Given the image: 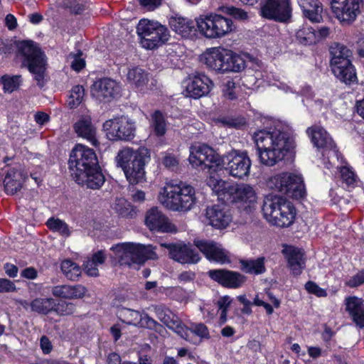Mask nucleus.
<instances>
[{
  "instance_id": "nucleus-60",
  "label": "nucleus",
  "mask_w": 364,
  "mask_h": 364,
  "mask_svg": "<svg viewBox=\"0 0 364 364\" xmlns=\"http://www.w3.org/2000/svg\"><path fill=\"white\" fill-rule=\"evenodd\" d=\"M40 346L43 354H49L53 350L51 341L46 336H43L40 340Z\"/></svg>"
},
{
  "instance_id": "nucleus-63",
  "label": "nucleus",
  "mask_w": 364,
  "mask_h": 364,
  "mask_svg": "<svg viewBox=\"0 0 364 364\" xmlns=\"http://www.w3.org/2000/svg\"><path fill=\"white\" fill-rule=\"evenodd\" d=\"M4 269L7 276L11 278L17 277L18 272V268L16 265L10 262H6L4 264Z\"/></svg>"
},
{
  "instance_id": "nucleus-8",
  "label": "nucleus",
  "mask_w": 364,
  "mask_h": 364,
  "mask_svg": "<svg viewBox=\"0 0 364 364\" xmlns=\"http://www.w3.org/2000/svg\"><path fill=\"white\" fill-rule=\"evenodd\" d=\"M160 194L163 203L174 211H188L196 203L195 188L181 181L179 183H167Z\"/></svg>"
},
{
  "instance_id": "nucleus-10",
  "label": "nucleus",
  "mask_w": 364,
  "mask_h": 364,
  "mask_svg": "<svg viewBox=\"0 0 364 364\" xmlns=\"http://www.w3.org/2000/svg\"><path fill=\"white\" fill-rule=\"evenodd\" d=\"M136 33L141 46L146 50H155L164 46L169 39V31L158 21L141 19L136 26Z\"/></svg>"
},
{
  "instance_id": "nucleus-42",
  "label": "nucleus",
  "mask_w": 364,
  "mask_h": 364,
  "mask_svg": "<svg viewBox=\"0 0 364 364\" xmlns=\"http://www.w3.org/2000/svg\"><path fill=\"white\" fill-rule=\"evenodd\" d=\"M296 39L303 45H313L316 43L318 38L315 30L311 27H303L296 33Z\"/></svg>"
},
{
  "instance_id": "nucleus-25",
  "label": "nucleus",
  "mask_w": 364,
  "mask_h": 364,
  "mask_svg": "<svg viewBox=\"0 0 364 364\" xmlns=\"http://www.w3.org/2000/svg\"><path fill=\"white\" fill-rule=\"evenodd\" d=\"M213 85L212 80L204 73H198L191 79L186 87L188 96L193 99H199L207 95Z\"/></svg>"
},
{
  "instance_id": "nucleus-36",
  "label": "nucleus",
  "mask_w": 364,
  "mask_h": 364,
  "mask_svg": "<svg viewBox=\"0 0 364 364\" xmlns=\"http://www.w3.org/2000/svg\"><path fill=\"white\" fill-rule=\"evenodd\" d=\"M149 73L145 70L136 66L128 70L127 79L128 82L139 91H144L149 82Z\"/></svg>"
},
{
  "instance_id": "nucleus-5",
  "label": "nucleus",
  "mask_w": 364,
  "mask_h": 364,
  "mask_svg": "<svg viewBox=\"0 0 364 364\" xmlns=\"http://www.w3.org/2000/svg\"><path fill=\"white\" fill-rule=\"evenodd\" d=\"M151 160L150 150L145 146L137 149L123 147L115 157L117 166L122 168L128 182L136 185L145 180V166Z\"/></svg>"
},
{
  "instance_id": "nucleus-28",
  "label": "nucleus",
  "mask_w": 364,
  "mask_h": 364,
  "mask_svg": "<svg viewBox=\"0 0 364 364\" xmlns=\"http://www.w3.org/2000/svg\"><path fill=\"white\" fill-rule=\"evenodd\" d=\"M330 68L336 78L342 83L350 85L358 81L356 69L353 60L331 65Z\"/></svg>"
},
{
  "instance_id": "nucleus-24",
  "label": "nucleus",
  "mask_w": 364,
  "mask_h": 364,
  "mask_svg": "<svg viewBox=\"0 0 364 364\" xmlns=\"http://www.w3.org/2000/svg\"><path fill=\"white\" fill-rule=\"evenodd\" d=\"M311 143L318 150L322 151H336L337 146L329 133L322 127H311L306 130Z\"/></svg>"
},
{
  "instance_id": "nucleus-31",
  "label": "nucleus",
  "mask_w": 364,
  "mask_h": 364,
  "mask_svg": "<svg viewBox=\"0 0 364 364\" xmlns=\"http://www.w3.org/2000/svg\"><path fill=\"white\" fill-rule=\"evenodd\" d=\"M169 25L173 31L183 38H191L198 31L196 21L181 16L171 18Z\"/></svg>"
},
{
  "instance_id": "nucleus-43",
  "label": "nucleus",
  "mask_w": 364,
  "mask_h": 364,
  "mask_svg": "<svg viewBox=\"0 0 364 364\" xmlns=\"http://www.w3.org/2000/svg\"><path fill=\"white\" fill-rule=\"evenodd\" d=\"M85 95V91L82 85H77L73 86L67 100L68 107L70 109L77 108L83 102Z\"/></svg>"
},
{
  "instance_id": "nucleus-51",
  "label": "nucleus",
  "mask_w": 364,
  "mask_h": 364,
  "mask_svg": "<svg viewBox=\"0 0 364 364\" xmlns=\"http://www.w3.org/2000/svg\"><path fill=\"white\" fill-rule=\"evenodd\" d=\"M168 328L171 330H173L182 338L188 341L190 336V328L183 324L179 318H178V319L174 321V324L171 323L170 326H168Z\"/></svg>"
},
{
  "instance_id": "nucleus-35",
  "label": "nucleus",
  "mask_w": 364,
  "mask_h": 364,
  "mask_svg": "<svg viewBox=\"0 0 364 364\" xmlns=\"http://www.w3.org/2000/svg\"><path fill=\"white\" fill-rule=\"evenodd\" d=\"M239 264L241 272L247 274L260 275L267 271L264 257H259L256 259H240Z\"/></svg>"
},
{
  "instance_id": "nucleus-29",
  "label": "nucleus",
  "mask_w": 364,
  "mask_h": 364,
  "mask_svg": "<svg viewBox=\"0 0 364 364\" xmlns=\"http://www.w3.org/2000/svg\"><path fill=\"white\" fill-rule=\"evenodd\" d=\"M168 247L171 257L181 264H196L200 259L199 254L186 245L170 244Z\"/></svg>"
},
{
  "instance_id": "nucleus-44",
  "label": "nucleus",
  "mask_w": 364,
  "mask_h": 364,
  "mask_svg": "<svg viewBox=\"0 0 364 364\" xmlns=\"http://www.w3.org/2000/svg\"><path fill=\"white\" fill-rule=\"evenodd\" d=\"M155 312L158 318L167 327L171 323L174 324V321L178 318L176 314L164 304L156 306Z\"/></svg>"
},
{
  "instance_id": "nucleus-54",
  "label": "nucleus",
  "mask_w": 364,
  "mask_h": 364,
  "mask_svg": "<svg viewBox=\"0 0 364 364\" xmlns=\"http://www.w3.org/2000/svg\"><path fill=\"white\" fill-rule=\"evenodd\" d=\"M196 334L201 338H209L210 333L208 327L203 323L193 324L190 328V334Z\"/></svg>"
},
{
  "instance_id": "nucleus-64",
  "label": "nucleus",
  "mask_w": 364,
  "mask_h": 364,
  "mask_svg": "<svg viewBox=\"0 0 364 364\" xmlns=\"http://www.w3.org/2000/svg\"><path fill=\"white\" fill-rule=\"evenodd\" d=\"M34 119L38 125L43 126L50 121V117L44 112H38L34 115Z\"/></svg>"
},
{
  "instance_id": "nucleus-19",
  "label": "nucleus",
  "mask_w": 364,
  "mask_h": 364,
  "mask_svg": "<svg viewBox=\"0 0 364 364\" xmlns=\"http://www.w3.org/2000/svg\"><path fill=\"white\" fill-rule=\"evenodd\" d=\"M193 244L210 262L220 264H229L231 262L228 252L222 245L213 240H195Z\"/></svg>"
},
{
  "instance_id": "nucleus-46",
  "label": "nucleus",
  "mask_w": 364,
  "mask_h": 364,
  "mask_svg": "<svg viewBox=\"0 0 364 364\" xmlns=\"http://www.w3.org/2000/svg\"><path fill=\"white\" fill-rule=\"evenodd\" d=\"M46 225L50 230L58 232L63 236L68 237L70 235L68 224L63 220L51 217L48 219Z\"/></svg>"
},
{
  "instance_id": "nucleus-61",
  "label": "nucleus",
  "mask_w": 364,
  "mask_h": 364,
  "mask_svg": "<svg viewBox=\"0 0 364 364\" xmlns=\"http://www.w3.org/2000/svg\"><path fill=\"white\" fill-rule=\"evenodd\" d=\"M196 274L193 271H183L178 276V279L180 282L188 283L194 281Z\"/></svg>"
},
{
  "instance_id": "nucleus-11",
  "label": "nucleus",
  "mask_w": 364,
  "mask_h": 364,
  "mask_svg": "<svg viewBox=\"0 0 364 364\" xmlns=\"http://www.w3.org/2000/svg\"><path fill=\"white\" fill-rule=\"evenodd\" d=\"M268 186L274 191L294 199L305 198L306 193L301 176L283 172L271 177Z\"/></svg>"
},
{
  "instance_id": "nucleus-57",
  "label": "nucleus",
  "mask_w": 364,
  "mask_h": 364,
  "mask_svg": "<svg viewBox=\"0 0 364 364\" xmlns=\"http://www.w3.org/2000/svg\"><path fill=\"white\" fill-rule=\"evenodd\" d=\"M162 164L168 168H173L178 165V160L173 154H168L163 158Z\"/></svg>"
},
{
  "instance_id": "nucleus-17",
  "label": "nucleus",
  "mask_w": 364,
  "mask_h": 364,
  "mask_svg": "<svg viewBox=\"0 0 364 364\" xmlns=\"http://www.w3.org/2000/svg\"><path fill=\"white\" fill-rule=\"evenodd\" d=\"M220 156L211 146L202 144L191 147L188 160L193 167H201L204 170L206 168H211L213 164L219 168Z\"/></svg>"
},
{
  "instance_id": "nucleus-34",
  "label": "nucleus",
  "mask_w": 364,
  "mask_h": 364,
  "mask_svg": "<svg viewBox=\"0 0 364 364\" xmlns=\"http://www.w3.org/2000/svg\"><path fill=\"white\" fill-rule=\"evenodd\" d=\"M23 181L22 171L15 168H9L4 180L5 192L7 194L14 195L21 189Z\"/></svg>"
},
{
  "instance_id": "nucleus-59",
  "label": "nucleus",
  "mask_w": 364,
  "mask_h": 364,
  "mask_svg": "<svg viewBox=\"0 0 364 364\" xmlns=\"http://www.w3.org/2000/svg\"><path fill=\"white\" fill-rule=\"evenodd\" d=\"M81 55L80 52L79 55H75L71 63V68L76 72L81 71L85 67V60L80 57Z\"/></svg>"
},
{
  "instance_id": "nucleus-15",
  "label": "nucleus",
  "mask_w": 364,
  "mask_h": 364,
  "mask_svg": "<svg viewBox=\"0 0 364 364\" xmlns=\"http://www.w3.org/2000/svg\"><path fill=\"white\" fill-rule=\"evenodd\" d=\"M291 0H262L259 15L268 20L288 23L292 18Z\"/></svg>"
},
{
  "instance_id": "nucleus-3",
  "label": "nucleus",
  "mask_w": 364,
  "mask_h": 364,
  "mask_svg": "<svg viewBox=\"0 0 364 364\" xmlns=\"http://www.w3.org/2000/svg\"><path fill=\"white\" fill-rule=\"evenodd\" d=\"M16 48V56L21 59V68H26L33 75L38 87L43 88L47 80V57L39 46L33 40H17L14 43H2L0 54L11 55Z\"/></svg>"
},
{
  "instance_id": "nucleus-33",
  "label": "nucleus",
  "mask_w": 364,
  "mask_h": 364,
  "mask_svg": "<svg viewBox=\"0 0 364 364\" xmlns=\"http://www.w3.org/2000/svg\"><path fill=\"white\" fill-rule=\"evenodd\" d=\"M87 289L81 284L58 285L52 288V294L55 297L65 299H76L82 298Z\"/></svg>"
},
{
  "instance_id": "nucleus-30",
  "label": "nucleus",
  "mask_w": 364,
  "mask_h": 364,
  "mask_svg": "<svg viewBox=\"0 0 364 364\" xmlns=\"http://www.w3.org/2000/svg\"><path fill=\"white\" fill-rule=\"evenodd\" d=\"M346 311L349 314L353 321L360 328H364V301L355 296L346 298Z\"/></svg>"
},
{
  "instance_id": "nucleus-18",
  "label": "nucleus",
  "mask_w": 364,
  "mask_h": 364,
  "mask_svg": "<svg viewBox=\"0 0 364 364\" xmlns=\"http://www.w3.org/2000/svg\"><path fill=\"white\" fill-rule=\"evenodd\" d=\"M207 275L221 287L231 289L241 288L247 281V277L243 274L223 268L210 269Z\"/></svg>"
},
{
  "instance_id": "nucleus-38",
  "label": "nucleus",
  "mask_w": 364,
  "mask_h": 364,
  "mask_svg": "<svg viewBox=\"0 0 364 364\" xmlns=\"http://www.w3.org/2000/svg\"><path fill=\"white\" fill-rule=\"evenodd\" d=\"M114 210L121 218L132 219L137 215L136 208L124 198L117 199Z\"/></svg>"
},
{
  "instance_id": "nucleus-45",
  "label": "nucleus",
  "mask_w": 364,
  "mask_h": 364,
  "mask_svg": "<svg viewBox=\"0 0 364 364\" xmlns=\"http://www.w3.org/2000/svg\"><path fill=\"white\" fill-rule=\"evenodd\" d=\"M216 124H220L225 127L240 129L247 124L244 117H233L228 115H220L214 119Z\"/></svg>"
},
{
  "instance_id": "nucleus-1",
  "label": "nucleus",
  "mask_w": 364,
  "mask_h": 364,
  "mask_svg": "<svg viewBox=\"0 0 364 364\" xmlns=\"http://www.w3.org/2000/svg\"><path fill=\"white\" fill-rule=\"evenodd\" d=\"M68 168L73 179L87 188L100 189L105 177L96 152L82 144H76L72 149L68 159Z\"/></svg>"
},
{
  "instance_id": "nucleus-2",
  "label": "nucleus",
  "mask_w": 364,
  "mask_h": 364,
  "mask_svg": "<svg viewBox=\"0 0 364 364\" xmlns=\"http://www.w3.org/2000/svg\"><path fill=\"white\" fill-rule=\"evenodd\" d=\"M257 154L262 164L273 166L293 151L295 142L289 132L274 129H259L253 134Z\"/></svg>"
},
{
  "instance_id": "nucleus-12",
  "label": "nucleus",
  "mask_w": 364,
  "mask_h": 364,
  "mask_svg": "<svg viewBox=\"0 0 364 364\" xmlns=\"http://www.w3.org/2000/svg\"><path fill=\"white\" fill-rule=\"evenodd\" d=\"M251 160L246 151L232 149L220 157L219 168L229 176L242 179L249 176Z\"/></svg>"
},
{
  "instance_id": "nucleus-4",
  "label": "nucleus",
  "mask_w": 364,
  "mask_h": 364,
  "mask_svg": "<svg viewBox=\"0 0 364 364\" xmlns=\"http://www.w3.org/2000/svg\"><path fill=\"white\" fill-rule=\"evenodd\" d=\"M207 185L218 196L221 204H235L237 208L250 213L255 209L257 195L252 186L248 184L234 183L224 181L218 176L210 175L207 178Z\"/></svg>"
},
{
  "instance_id": "nucleus-37",
  "label": "nucleus",
  "mask_w": 364,
  "mask_h": 364,
  "mask_svg": "<svg viewBox=\"0 0 364 364\" xmlns=\"http://www.w3.org/2000/svg\"><path fill=\"white\" fill-rule=\"evenodd\" d=\"M55 299L53 298H36L30 303L31 311L43 315L53 312Z\"/></svg>"
},
{
  "instance_id": "nucleus-20",
  "label": "nucleus",
  "mask_w": 364,
  "mask_h": 364,
  "mask_svg": "<svg viewBox=\"0 0 364 364\" xmlns=\"http://www.w3.org/2000/svg\"><path fill=\"white\" fill-rule=\"evenodd\" d=\"M119 84L110 77L96 80L91 86L92 95L100 102H109L120 93Z\"/></svg>"
},
{
  "instance_id": "nucleus-55",
  "label": "nucleus",
  "mask_w": 364,
  "mask_h": 364,
  "mask_svg": "<svg viewBox=\"0 0 364 364\" xmlns=\"http://www.w3.org/2000/svg\"><path fill=\"white\" fill-rule=\"evenodd\" d=\"M364 284V269L358 271L355 275L350 277L346 282V286L350 288H355Z\"/></svg>"
},
{
  "instance_id": "nucleus-53",
  "label": "nucleus",
  "mask_w": 364,
  "mask_h": 364,
  "mask_svg": "<svg viewBox=\"0 0 364 364\" xmlns=\"http://www.w3.org/2000/svg\"><path fill=\"white\" fill-rule=\"evenodd\" d=\"M236 87L235 82L232 78L227 80L223 85V96L228 100H232L237 98L235 91Z\"/></svg>"
},
{
  "instance_id": "nucleus-9",
  "label": "nucleus",
  "mask_w": 364,
  "mask_h": 364,
  "mask_svg": "<svg viewBox=\"0 0 364 364\" xmlns=\"http://www.w3.org/2000/svg\"><path fill=\"white\" fill-rule=\"evenodd\" d=\"M201 36L208 39H218L234 33L237 26L230 18L216 13H210L196 19Z\"/></svg>"
},
{
  "instance_id": "nucleus-52",
  "label": "nucleus",
  "mask_w": 364,
  "mask_h": 364,
  "mask_svg": "<svg viewBox=\"0 0 364 364\" xmlns=\"http://www.w3.org/2000/svg\"><path fill=\"white\" fill-rule=\"evenodd\" d=\"M304 288L309 294H314L317 297H326L328 294L325 289L320 287L315 282L308 281Z\"/></svg>"
},
{
  "instance_id": "nucleus-21",
  "label": "nucleus",
  "mask_w": 364,
  "mask_h": 364,
  "mask_svg": "<svg viewBox=\"0 0 364 364\" xmlns=\"http://www.w3.org/2000/svg\"><path fill=\"white\" fill-rule=\"evenodd\" d=\"M205 217L211 226L220 230L227 228L232 219L229 206L225 204L208 206L205 209Z\"/></svg>"
},
{
  "instance_id": "nucleus-7",
  "label": "nucleus",
  "mask_w": 364,
  "mask_h": 364,
  "mask_svg": "<svg viewBox=\"0 0 364 364\" xmlns=\"http://www.w3.org/2000/svg\"><path fill=\"white\" fill-rule=\"evenodd\" d=\"M262 211L264 218L280 228L291 226L296 219V209L283 196L269 194L264 197Z\"/></svg>"
},
{
  "instance_id": "nucleus-26",
  "label": "nucleus",
  "mask_w": 364,
  "mask_h": 364,
  "mask_svg": "<svg viewBox=\"0 0 364 364\" xmlns=\"http://www.w3.org/2000/svg\"><path fill=\"white\" fill-rule=\"evenodd\" d=\"M73 129L77 136L86 139L95 147L100 146L97 139V129L92 122L90 116H82L73 124Z\"/></svg>"
},
{
  "instance_id": "nucleus-22",
  "label": "nucleus",
  "mask_w": 364,
  "mask_h": 364,
  "mask_svg": "<svg viewBox=\"0 0 364 364\" xmlns=\"http://www.w3.org/2000/svg\"><path fill=\"white\" fill-rule=\"evenodd\" d=\"M145 224L152 232L167 233L176 232V226L169 222L168 218L157 207H152L147 210Z\"/></svg>"
},
{
  "instance_id": "nucleus-27",
  "label": "nucleus",
  "mask_w": 364,
  "mask_h": 364,
  "mask_svg": "<svg viewBox=\"0 0 364 364\" xmlns=\"http://www.w3.org/2000/svg\"><path fill=\"white\" fill-rule=\"evenodd\" d=\"M321 0H296L302 16L311 23L323 21V6Z\"/></svg>"
},
{
  "instance_id": "nucleus-6",
  "label": "nucleus",
  "mask_w": 364,
  "mask_h": 364,
  "mask_svg": "<svg viewBox=\"0 0 364 364\" xmlns=\"http://www.w3.org/2000/svg\"><path fill=\"white\" fill-rule=\"evenodd\" d=\"M199 60L207 69L217 74L240 73L247 67L246 60L241 55L220 47L207 49Z\"/></svg>"
},
{
  "instance_id": "nucleus-32",
  "label": "nucleus",
  "mask_w": 364,
  "mask_h": 364,
  "mask_svg": "<svg viewBox=\"0 0 364 364\" xmlns=\"http://www.w3.org/2000/svg\"><path fill=\"white\" fill-rule=\"evenodd\" d=\"M329 65H338V63H346L353 60V55L352 50L346 45L333 42L329 46Z\"/></svg>"
},
{
  "instance_id": "nucleus-62",
  "label": "nucleus",
  "mask_w": 364,
  "mask_h": 364,
  "mask_svg": "<svg viewBox=\"0 0 364 364\" xmlns=\"http://www.w3.org/2000/svg\"><path fill=\"white\" fill-rule=\"evenodd\" d=\"M21 277L28 279H35L38 277V271L33 267H26L21 272Z\"/></svg>"
},
{
  "instance_id": "nucleus-23",
  "label": "nucleus",
  "mask_w": 364,
  "mask_h": 364,
  "mask_svg": "<svg viewBox=\"0 0 364 364\" xmlns=\"http://www.w3.org/2000/svg\"><path fill=\"white\" fill-rule=\"evenodd\" d=\"M282 253L287 259V267L294 277L301 275L306 267L305 253L302 249L292 245H285Z\"/></svg>"
},
{
  "instance_id": "nucleus-13",
  "label": "nucleus",
  "mask_w": 364,
  "mask_h": 364,
  "mask_svg": "<svg viewBox=\"0 0 364 364\" xmlns=\"http://www.w3.org/2000/svg\"><path fill=\"white\" fill-rule=\"evenodd\" d=\"M116 255H119L121 265L132 267L133 264H144L149 258L152 251L144 245L133 242L119 243L110 248Z\"/></svg>"
},
{
  "instance_id": "nucleus-40",
  "label": "nucleus",
  "mask_w": 364,
  "mask_h": 364,
  "mask_svg": "<svg viewBox=\"0 0 364 364\" xmlns=\"http://www.w3.org/2000/svg\"><path fill=\"white\" fill-rule=\"evenodd\" d=\"M340 174L342 185L345 189L350 191L357 186L358 179L351 168L341 166L340 168Z\"/></svg>"
},
{
  "instance_id": "nucleus-41",
  "label": "nucleus",
  "mask_w": 364,
  "mask_h": 364,
  "mask_svg": "<svg viewBox=\"0 0 364 364\" xmlns=\"http://www.w3.org/2000/svg\"><path fill=\"white\" fill-rule=\"evenodd\" d=\"M0 83L3 85L4 93H12L21 86L22 77L21 75H9L5 74L0 77Z\"/></svg>"
},
{
  "instance_id": "nucleus-14",
  "label": "nucleus",
  "mask_w": 364,
  "mask_h": 364,
  "mask_svg": "<svg viewBox=\"0 0 364 364\" xmlns=\"http://www.w3.org/2000/svg\"><path fill=\"white\" fill-rule=\"evenodd\" d=\"M107 138L112 141H129L135 136L134 122L127 117H119L107 120L103 124Z\"/></svg>"
},
{
  "instance_id": "nucleus-50",
  "label": "nucleus",
  "mask_w": 364,
  "mask_h": 364,
  "mask_svg": "<svg viewBox=\"0 0 364 364\" xmlns=\"http://www.w3.org/2000/svg\"><path fill=\"white\" fill-rule=\"evenodd\" d=\"M75 311V306L74 304L65 301H60L58 303L55 301V307L53 312L60 316L72 315Z\"/></svg>"
},
{
  "instance_id": "nucleus-49",
  "label": "nucleus",
  "mask_w": 364,
  "mask_h": 364,
  "mask_svg": "<svg viewBox=\"0 0 364 364\" xmlns=\"http://www.w3.org/2000/svg\"><path fill=\"white\" fill-rule=\"evenodd\" d=\"M63 8L69 10L71 14L80 15L86 10V5L80 0H64Z\"/></svg>"
},
{
  "instance_id": "nucleus-39",
  "label": "nucleus",
  "mask_w": 364,
  "mask_h": 364,
  "mask_svg": "<svg viewBox=\"0 0 364 364\" xmlns=\"http://www.w3.org/2000/svg\"><path fill=\"white\" fill-rule=\"evenodd\" d=\"M60 269L65 277L71 281H77L82 274L81 267L70 259L63 260Z\"/></svg>"
},
{
  "instance_id": "nucleus-16",
  "label": "nucleus",
  "mask_w": 364,
  "mask_h": 364,
  "mask_svg": "<svg viewBox=\"0 0 364 364\" xmlns=\"http://www.w3.org/2000/svg\"><path fill=\"white\" fill-rule=\"evenodd\" d=\"M364 0H330L334 16L342 24L350 25L361 13Z\"/></svg>"
},
{
  "instance_id": "nucleus-58",
  "label": "nucleus",
  "mask_w": 364,
  "mask_h": 364,
  "mask_svg": "<svg viewBox=\"0 0 364 364\" xmlns=\"http://www.w3.org/2000/svg\"><path fill=\"white\" fill-rule=\"evenodd\" d=\"M105 259L106 256L105 252L103 250H98L92 255V259L89 262H90V266H97L98 264H103L105 262Z\"/></svg>"
},
{
  "instance_id": "nucleus-47",
  "label": "nucleus",
  "mask_w": 364,
  "mask_h": 364,
  "mask_svg": "<svg viewBox=\"0 0 364 364\" xmlns=\"http://www.w3.org/2000/svg\"><path fill=\"white\" fill-rule=\"evenodd\" d=\"M153 127L157 136H162L166 132V124L164 114L160 110H156L151 115Z\"/></svg>"
},
{
  "instance_id": "nucleus-56",
  "label": "nucleus",
  "mask_w": 364,
  "mask_h": 364,
  "mask_svg": "<svg viewBox=\"0 0 364 364\" xmlns=\"http://www.w3.org/2000/svg\"><path fill=\"white\" fill-rule=\"evenodd\" d=\"M16 291L15 284L6 278H0V294L10 293Z\"/></svg>"
},
{
  "instance_id": "nucleus-48",
  "label": "nucleus",
  "mask_w": 364,
  "mask_h": 364,
  "mask_svg": "<svg viewBox=\"0 0 364 364\" xmlns=\"http://www.w3.org/2000/svg\"><path fill=\"white\" fill-rule=\"evenodd\" d=\"M218 10L239 21H245L248 18V14L245 10L234 6H221Z\"/></svg>"
}]
</instances>
